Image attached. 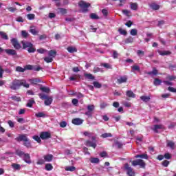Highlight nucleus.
I'll return each mask as SVG.
<instances>
[{"mask_svg": "<svg viewBox=\"0 0 176 176\" xmlns=\"http://www.w3.org/2000/svg\"><path fill=\"white\" fill-rule=\"evenodd\" d=\"M21 86L28 89V87H30V84L27 83L25 80L14 79L10 85V89H11V90H19Z\"/></svg>", "mask_w": 176, "mask_h": 176, "instance_id": "f257e3e1", "label": "nucleus"}, {"mask_svg": "<svg viewBox=\"0 0 176 176\" xmlns=\"http://www.w3.org/2000/svg\"><path fill=\"white\" fill-rule=\"evenodd\" d=\"M16 141L17 142H21V141H23V146L26 148H32V144H31V140L28 137H27L26 134H21L17 138H15Z\"/></svg>", "mask_w": 176, "mask_h": 176, "instance_id": "f03ea898", "label": "nucleus"}, {"mask_svg": "<svg viewBox=\"0 0 176 176\" xmlns=\"http://www.w3.org/2000/svg\"><path fill=\"white\" fill-rule=\"evenodd\" d=\"M23 49H27L28 53H35L36 52V49L34 47V44L32 43H30L28 41H22L21 42Z\"/></svg>", "mask_w": 176, "mask_h": 176, "instance_id": "7ed1b4c3", "label": "nucleus"}, {"mask_svg": "<svg viewBox=\"0 0 176 176\" xmlns=\"http://www.w3.org/2000/svg\"><path fill=\"white\" fill-rule=\"evenodd\" d=\"M78 6L80 8L82 13H87L89 12V8L91 6V4L81 0L78 2Z\"/></svg>", "mask_w": 176, "mask_h": 176, "instance_id": "20e7f679", "label": "nucleus"}, {"mask_svg": "<svg viewBox=\"0 0 176 176\" xmlns=\"http://www.w3.org/2000/svg\"><path fill=\"white\" fill-rule=\"evenodd\" d=\"M38 96L41 98V100H45L44 104L46 106H49V105L52 104V102H53V98L52 97L47 96L45 94H39Z\"/></svg>", "mask_w": 176, "mask_h": 176, "instance_id": "39448f33", "label": "nucleus"}, {"mask_svg": "<svg viewBox=\"0 0 176 176\" xmlns=\"http://www.w3.org/2000/svg\"><path fill=\"white\" fill-rule=\"evenodd\" d=\"M132 165L133 166H140L141 168H145V166H146V164H145V162L141 159H138L136 160H133L132 162Z\"/></svg>", "mask_w": 176, "mask_h": 176, "instance_id": "423d86ee", "label": "nucleus"}, {"mask_svg": "<svg viewBox=\"0 0 176 176\" xmlns=\"http://www.w3.org/2000/svg\"><path fill=\"white\" fill-rule=\"evenodd\" d=\"M4 49L0 47V53H2L3 52ZM4 52L8 54V56H17V52L13 49H6Z\"/></svg>", "mask_w": 176, "mask_h": 176, "instance_id": "0eeeda50", "label": "nucleus"}, {"mask_svg": "<svg viewBox=\"0 0 176 176\" xmlns=\"http://www.w3.org/2000/svg\"><path fill=\"white\" fill-rule=\"evenodd\" d=\"M124 168L126 170L129 176H135V173L133 170V168L131 167L129 164H126Z\"/></svg>", "mask_w": 176, "mask_h": 176, "instance_id": "6e6552de", "label": "nucleus"}, {"mask_svg": "<svg viewBox=\"0 0 176 176\" xmlns=\"http://www.w3.org/2000/svg\"><path fill=\"white\" fill-rule=\"evenodd\" d=\"M40 138L41 140H49V138H52V134L47 131L41 132L40 133Z\"/></svg>", "mask_w": 176, "mask_h": 176, "instance_id": "1a4fd4ad", "label": "nucleus"}, {"mask_svg": "<svg viewBox=\"0 0 176 176\" xmlns=\"http://www.w3.org/2000/svg\"><path fill=\"white\" fill-rule=\"evenodd\" d=\"M11 43L14 46V49H16L17 50L21 49V45L20 43H19V41H17V39L12 38L11 40Z\"/></svg>", "mask_w": 176, "mask_h": 176, "instance_id": "9d476101", "label": "nucleus"}, {"mask_svg": "<svg viewBox=\"0 0 176 176\" xmlns=\"http://www.w3.org/2000/svg\"><path fill=\"white\" fill-rule=\"evenodd\" d=\"M127 82V76H120L117 79L118 85H122V83H126Z\"/></svg>", "mask_w": 176, "mask_h": 176, "instance_id": "9b49d317", "label": "nucleus"}, {"mask_svg": "<svg viewBox=\"0 0 176 176\" xmlns=\"http://www.w3.org/2000/svg\"><path fill=\"white\" fill-rule=\"evenodd\" d=\"M73 124H75L76 126H80L83 123V120L80 118H74L72 121Z\"/></svg>", "mask_w": 176, "mask_h": 176, "instance_id": "f8f14e48", "label": "nucleus"}, {"mask_svg": "<svg viewBox=\"0 0 176 176\" xmlns=\"http://www.w3.org/2000/svg\"><path fill=\"white\" fill-rule=\"evenodd\" d=\"M163 129H164L163 124H155L152 130L154 131L155 133H159L158 130H163Z\"/></svg>", "mask_w": 176, "mask_h": 176, "instance_id": "ddd939ff", "label": "nucleus"}, {"mask_svg": "<svg viewBox=\"0 0 176 176\" xmlns=\"http://www.w3.org/2000/svg\"><path fill=\"white\" fill-rule=\"evenodd\" d=\"M85 145L86 146H90L91 148H94V149H96V148H97V144L90 140H86Z\"/></svg>", "mask_w": 176, "mask_h": 176, "instance_id": "4468645a", "label": "nucleus"}, {"mask_svg": "<svg viewBox=\"0 0 176 176\" xmlns=\"http://www.w3.org/2000/svg\"><path fill=\"white\" fill-rule=\"evenodd\" d=\"M148 6L153 10H159V9H160V5H158L155 2L150 3Z\"/></svg>", "mask_w": 176, "mask_h": 176, "instance_id": "2eb2a0df", "label": "nucleus"}, {"mask_svg": "<svg viewBox=\"0 0 176 176\" xmlns=\"http://www.w3.org/2000/svg\"><path fill=\"white\" fill-rule=\"evenodd\" d=\"M23 160L25 163H28V164H31V156H30V154L25 153L23 155Z\"/></svg>", "mask_w": 176, "mask_h": 176, "instance_id": "dca6fc26", "label": "nucleus"}, {"mask_svg": "<svg viewBox=\"0 0 176 176\" xmlns=\"http://www.w3.org/2000/svg\"><path fill=\"white\" fill-rule=\"evenodd\" d=\"M30 32L32 34V35H38L39 34V30H36L35 26H31L30 29Z\"/></svg>", "mask_w": 176, "mask_h": 176, "instance_id": "f3484780", "label": "nucleus"}, {"mask_svg": "<svg viewBox=\"0 0 176 176\" xmlns=\"http://www.w3.org/2000/svg\"><path fill=\"white\" fill-rule=\"evenodd\" d=\"M53 155L52 154H47L43 156V159L45 162H50L52 160H53Z\"/></svg>", "mask_w": 176, "mask_h": 176, "instance_id": "a211bd4d", "label": "nucleus"}, {"mask_svg": "<svg viewBox=\"0 0 176 176\" xmlns=\"http://www.w3.org/2000/svg\"><path fill=\"white\" fill-rule=\"evenodd\" d=\"M31 85H36L37 83H41V79L38 78H34L28 80Z\"/></svg>", "mask_w": 176, "mask_h": 176, "instance_id": "6ab92c4d", "label": "nucleus"}, {"mask_svg": "<svg viewBox=\"0 0 176 176\" xmlns=\"http://www.w3.org/2000/svg\"><path fill=\"white\" fill-rule=\"evenodd\" d=\"M167 146L170 148V149H175V143L171 140L166 141Z\"/></svg>", "mask_w": 176, "mask_h": 176, "instance_id": "aec40b11", "label": "nucleus"}, {"mask_svg": "<svg viewBox=\"0 0 176 176\" xmlns=\"http://www.w3.org/2000/svg\"><path fill=\"white\" fill-rule=\"evenodd\" d=\"M126 97H129V98H135V94L131 90L126 91Z\"/></svg>", "mask_w": 176, "mask_h": 176, "instance_id": "412c9836", "label": "nucleus"}, {"mask_svg": "<svg viewBox=\"0 0 176 176\" xmlns=\"http://www.w3.org/2000/svg\"><path fill=\"white\" fill-rule=\"evenodd\" d=\"M84 76L85 78H86V79H88L89 80H94L95 79L94 76H93V74H91L85 73Z\"/></svg>", "mask_w": 176, "mask_h": 176, "instance_id": "4be33fe9", "label": "nucleus"}, {"mask_svg": "<svg viewBox=\"0 0 176 176\" xmlns=\"http://www.w3.org/2000/svg\"><path fill=\"white\" fill-rule=\"evenodd\" d=\"M48 56H50V57H51L53 59L54 58V57H56V56H57V52H56L55 50H51L48 52Z\"/></svg>", "mask_w": 176, "mask_h": 176, "instance_id": "5701e85b", "label": "nucleus"}, {"mask_svg": "<svg viewBox=\"0 0 176 176\" xmlns=\"http://www.w3.org/2000/svg\"><path fill=\"white\" fill-rule=\"evenodd\" d=\"M135 159H138L140 157V159H146V160H148V159L149 158L148 157V154H140V155H136L135 156Z\"/></svg>", "mask_w": 176, "mask_h": 176, "instance_id": "b1692460", "label": "nucleus"}, {"mask_svg": "<svg viewBox=\"0 0 176 176\" xmlns=\"http://www.w3.org/2000/svg\"><path fill=\"white\" fill-rule=\"evenodd\" d=\"M158 53L160 56H170L171 54V52L170 51H158Z\"/></svg>", "mask_w": 176, "mask_h": 176, "instance_id": "393cba45", "label": "nucleus"}, {"mask_svg": "<svg viewBox=\"0 0 176 176\" xmlns=\"http://www.w3.org/2000/svg\"><path fill=\"white\" fill-rule=\"evenodd\" d=\"M157 74H159V72L157 71V69H156L155 67L153 68V71L152 72H147V75H157Z\"/></svg>", "mask_w": 176, "mask_h": 176, "instance_id": "a878e982", "label": "nucleus"}, {"mask_svg": "<svg viewBox=\"0 0 176 176\" xmlns=\"http://www.w3.org/2000/svg\"><path fill=\"white\" fill-rule=\"evenodd\" d=\"M57 10H58V13L60 14H67V10L65 8H58Z\"/></svg>", "mask_w": 176, "mask_h": 176, "instance_id": "bb28decb", "label": "nucleus"}, {"mask_svg": "<svg viewBox=\"0 0 176 176\" xmlns=\"http://www.w3.org/2000/svg\"><path fill=\"white\" fill-rule=\"evenodd\" d=\"M140 100H142V101H144V102H148L151 101V97L142 96H140Z\"/></svg>", "mask_w": 176, "mask_h": 176, "instance_id": "cd10ccee", "label": "nucleus"}, {"mask_svg": "<svg viewBox=\"0 0 176 176\" xmlns=\"http://www.w3.org/2000/svg\"><path fill=\"white\" fill-rule=\"evenodd\" d=\"M67 50L69 53H76V52H78V50L74 47H68Z\"/></svg>", "mask_w": 176, "mask_h": 176, "instance_id": "c85d7f7f", "label": "nucleus"}, {"mask_svg": "<svg viewBox=\"0 0 176 176\" xmlns=\"http://www.w3.org/2000/svg\"><path fill=\"white\" fill-rule=\"evenodd\" d=\"M34 104H35V100L34 99H30L28 100L26 107H28V108H32V105H34Z\"/></svg>", "mask_w": 176, "mask_h": 176, "instance_id": "c756f323", "label": "nucleus"}, {"mask_svg": "<svg viewBox=\"0 0 176 176\" xmlns=\"http://www.w3.org/2000/svg\"><path fill=\"white\" fill-rule=\"evenodd\" d=\"M89 17L91 20H98L100 19V16L96 13H91Z\"/></svg>", "mask_w": 176, "mask_h": 176, "instance_id": "7c9ffc66", "label": "nucleus"}, {"mask_svg": "<svg viewBox=\"0 0 176 176\" xmlns=\"http://www.w3.org/2000/svg\"><path fill=\"white\" fill-rule=\"evenodd\" d=\"M134 42V38L129 36L127 38L125 39L124 43L129 44V43H133Z\"/></svg>", "mask_w": 176, "mask_h": 176, "instance_id": "2f4dec72", "label": "nucleus"}, {"mask_svg": "<svg viewBox=\"0 0 176 176\" xmlns=\"http://www.w3.org/2000/svg\"><path fill=\"white\" fill-rule=\"evenodd\" d=\"M154 86H160L162 85V80L159 78H155L153 81Z\"/></svg>", "mask_w": 176, "mask_h": 176, "instance_id": "473e14b6", "label": "nucleus"}, {"mask_svg": "<svg viewBox=\"0 0 176 176\" xmlns=\"http://www.w3.org/2000/svg\"><path fill=\"white\" fill-rule=\"evenodd\" d=\"M131 9L132 10H138V4L137 3H131Z\"/></svg>", "mask_w": 176, "mask_h": 176, "instance_id": "72a5a7b5", "label": "nucleus"}, {"mask_svg": "<svg viewBox=\"0 0 176 176\" xmlns=\"http://www.w3.org/2000/svg\"><path fill=\"white\" fill-rule=\"evenodd\" d=\"M93 85H94V87H96V89H101V87H102V85H101V83L98 82V81H94L93 82Z\"/></svg>", "mask_w": 176, "mask_h": 176, "instance_id": "f704fd0d", "label": "nucleus"}, {"mask_svg": "<svg viewBox=\"0 0 176 176\" xmlns=\"http://www.w3.org/2000/svg\"><path fill=\"white\" fill-rule=\"evenodd\" d=\"M89 161L91 162V163H96V164H98L100 163V159L98 158V157H91Z\"/></svg>", "mask_w": 176, "mask_h": 176, "instance_id": "c9c22d12", "label": "nucleus"}, {"mask_svg": "<svg viewBox=\"0 0 176 176\" xmlns=\"http://www.w3.org/2000/svg\"><path fill=\"white\" fill-rule=\"evenodd\" d=\"M0 36H1L2 39H5L6 41H8L9 39V37H8V34L5 33L4 32H0Z\"/></svg>", "mask_w": 176, "mask_h": 176, "instance_id": "e433bc0d", "label": "nucleus"}, {"mask_svg": "<svg viewBox=\"0 0 176 176\" xmlns=\"http://www.w3.org/2000/svg\"><path fill=\"white\" fill-rule=\"evenodd\" d=\"M25 71H32L34 69V66L32 65H26L24 67Z\"/></svg>", "mask_w": 176, "mask_h": 176, "instance_id": "4c0bfd02", "label": "nucleus"}, {"mask_svg": "<svg viewBox=\"0 0 176 176\" xmlns=\"http://www.w3.org/2000/svg\"><path fill=\"white\" fill-rule=\"evenodd\" d=\"M45 170L47 171H52V170H53V165H52V164H46Z\"/></svg>", "mask_w": 176, "mask_h": 176, "instance_id": "58836bf2", "label": "nucleus"}, {"mask_svg": "<svg viewBox=\"0 0 176 176\" xmlns=\"http://www.w3.org/2000/svg\"><path fill=\"white\" fill-rule=\"evenodd\" d=\"M35 116L36 118H46V114H45L43 112H38L35 114Z\"/></svg>", "mask_w": 176, "mask_h": 176, "instance_id": "ea45409f", "label": "nucleus"}, {"mask_svg": "<svg viewBox=\"0 0 176 176\" xmlns=\"http://www.w3.org/2000/svg\"><path fill=\"white\" fill-rule=\"evenodd\" d=\"M11 167H12L14 170H20L21 168V166L19 164H12Z\"/></svg>", "mask_w": 176, "mask_h": 176, "instance_id": "a19ab883", "label": "nucleus"}, {"mask_svg": "<svg viewBox=\"0 0 176 176\" xmlns=\"http://www.w3.org/2000/svg\"><path fill=\"white\" fill-rule=\"evenodd\" d=\"M16 155H17V156H19V157H21L22 156H24L25 153L21 150H16Z\"/></svg>", "mask_w": 176, "mask_h": 176, "instance_id": "79ce46f5", "label": "nucleus"}, {"mask_svg": "<svg viewBox=\"0 0 176 176\" xmlns=\"http://www.w3.org/2000/svg\"><path fill=\"white\" fill-rule=\"evenodd\" d=\"M132 71H137L138 72H140L141 71V69L140 68V66L137 65H134L133 66H131Z\"/></svg>", "mask_w": 176, "mask_h": 176, "instance_id": "37998d69", "label": "nucleus"}, {"mask_svg": "<svg viewBox=\"0 0 176 176\" xmlns=\"http://www.w3.org/2000/svg\"><path fill=\"white\" fill-rule=\"evenodd\" d=\"M28 20H35V14H28L26 15Z\"/></svg>", "mask_w": 176, "mask_h": 176, "instance_id": "c03bdc74", "label": "nucleus"}, {"mask_svg": "<svg viewBox=\"0 0 176 176\" xmlns=\"http://www.w3.org/2000/svg\"><path fill=\"white\" fill-rule=\"evenodd\" d=\"M33 140H34V141H36V142H38V144H41V142H42V140H41V137L38 136V135H34L32 137Z\"/></svg>", "mask_w": 176, "mask_h": 176, "instance_id": "a18cd8bd", "label": "nucleus"}, {"mask_svg": "<svg viewBox=\"0 0 176 176\" xmlns=\"http://www.w3.org/2000/svg\"><path fill=\"white\" fill-rule=\"evenodd\" d=\"M115 145L118 148V149H122V148H123V144L119 141L115 142Z\"/></svg>", "mask_w": 176, "mask_h": 176, "instance_id": "49530a36", "label": "nucleus"}, {"mask_svg": "<svg viewBox=\"0 0 176 176\" xmlns=\"http://www.w3.org/2000/svg\"><path fill=\"white\" fill-rule=\"evenodd\" d=\"M44 61H45V63H53V58L50 56H46L45 58H44Z\"/></svg>", "mask_w": 176, "mask_h": 176, "instance_id": "de8ad7c7", "label": "nucleus"}, {"mask_svg": "<svg viewBox=\"0 0 176 176\" xmlns=\"http://www.w3.org/2000/svg\"><path fill=\"white\" fill-rule=\"evenodd\" d=\"M102 67H104L107 69H112V66L109 63H101Z\"/></svg>", "mask_w": 176, "mask_h": 176, "instance_id": "09e8293b", "label": "nucleus"}, {"mask_svg": "<svg viewBox=\"0 0 176 176\" xmlns=\"http://www.w3.org/2000/svg\"><path fill=\"white\" fill-rule=\"evenodd\" d=\"M11 99L13 100V101H16L17 102H20L21 101V98L17 97L16 96H12Z\"/></svg>", "mask_w": 176, "mask_h": 176, "instance_id": "8fccbe9b", "label": "nucleus"}, {"mask_svg": "<svg viewBox=\"0 0 176 176\" xmlns=\"http://www.w3.org/2000/svg\"><path fill=\"white\" fill-rule=\"evenodd\" d=\"M118 32H120V35H127V31L122 28L118 29Z\"/></svg>", "mask_w": 176, "mask_h": 176, "instance_id": "3c124183", "label": "nucleus"}, {"mask_svg": "<svg viewBox=\"0 0 176 176\" xmlns=\"http://www.w3.org/2000/svg\"><path fill=\"white\" fill-rule=\"evenodd\" d=\"M40 90H41V91H43L44 93H49L50 91V89L45 87H40Z\"/></svg>", "mask_w": 176, "mask_h": 176, "instance_id": "603ef678", "label": "nucleus"}, {"mask_svg": "<svg viewBox=\"0 0 176 176\" xmlns=\"http://www.w3.org/2000/svg\"><path fill=\"white\" fill-rule=\"evenodd\" d=\"M130 34L133 36H135V35H137V34H138V31L137 30V29H132V30H131Z\"/></svg>", "mask_w": 176, "mask_h": 176, "instance_id": "864d4df0", "label": "nucleus"}, {"mask_svg": "<svg viewBox=\"0 0 176 176\" xmlns=\"http://www.w3.org/2000/svg\"><path fill=\"white\" fill-rule=\"evenodd\" d=\"M76 170V168L75 166H67L65 168L66 171H75Z\"/></svg>", "mask_w": 176, "mask_h": 176, "instance_id": "5fc2aeb1", "label": "nucleus"}, {"mask_svg": "<svg viewBox=\"0 0 176 176\" xmlns=\"http://www.w3.org/2000/svg\"><path fill=\"white\" fill-rule=\"evenodd\" d=\"M102 138H107L108 137H112L111 133H104L101 135Z\"/></svg>", "mask_w": 176, "mask_h": 176, "instance_id": "6e6d98bb", "label": "nucleus"}, {"mask_svg": "<svg viewBox=\"0 0 176 176\" xmlns=\"http://www.w3.org/2000/svg\"><path fill=\"white\" fill-rule=\"evenodd\" d=\"M37 52L40 54H43L45 53H46V52H47V50L43 49V48H39L37 50Z\"/></svg>", "mask_w": 176, "mask_h": 176, "instance_id": "4d7b16f0", "label": "nucleus"}, {"mask_svg": "<svg viewBox=\"0 0 176 176\" xmlns=\"http://www.w3.org/2000/svg\"><path fill=\"white\" fill-rule=\"evenodd\" d=\"M79 103V100L76 98H74L72 100V104H73V105H75V107H78V104Z\"/></svg>", "mask_w": 176, "mask_h": 176, "instance_id": "13d9d810", "label": "nucleus"}, {"mask_svg": "<svg viewBox=\"0 0 176 176\" xmlns=\"http://www.w3.org/2000/svg\"><path fill=\"white\" fill-rule=\"evenodd\" d=\"M21 36L23 38H28V32L25 30H22L21 31Z\"/></svg>", "mask_w": 176, "mask_h": 176, "instance_id": "bf43d9fd", "label": "nucleus"}, {"mask_svg": "<svg viewBox=\"0 0 176 176\" xmlns=\"http://www.w3.org/2000/svg\"><path fill=\"white\" fill-rule=\"evenodd\" d=\"M168 164H170V162L168 160H164L162 163V165L164 167H168Z\"/></svg>", "mask_w": 176, "mask_h": 176, "instance_id": "052dcab7", "label": "nucleus"}, {"mask_svg": "<svg viewBox=\"0 0 176 176\" xmlns=\"http://www.w3.org/2000/svg\"><path fill=\"white\" fill-rule=\"evenodd\" d=\"M164 159H166V160H170L171 159V154L170 153H166L164 155Z\"/></svg>", "mask_w": 176, "mask_h": 176, "instance_id": "680f3d73", "label": "nucleus"}, {"mask_svg": "<svg viewBox=\"0 0 176 176\" xmlns=\"http://www.w3.org/2000/svg\"><path fill=\"white\" fill-rule=\"evenodd\" d=\"M16 71L17 72H24L25 70L24 68H23V67H20V66H18V67H16Z\"/></svg>", "mask_w": 176, "mask_h": 176, "instance_id": "e2e57ef3", "label": "nucleus"}, {"mask_svg": "<svg viewBox=\"0 0 176 176\" xmlns=\"http://www.w3.org/2000/svg\"><path fill=\"white\" fill-rule=\"evenodd\" d=\"M87 109L89 112H93V111H94V105H93V104L88 105Z\"/></svg>", "mask_w": 176, "mask_h": 176, "instance_id": "0e129e2a", "label": "nucleus"}, {"mask_svg": "<svg viewBox=\"0 0 176 176\" xmlns=\"http://www.w3.org/2000/svg\"><path fill=\"white\" fill-rule=\"evenodd\" d=\"M166 79H167L168 80H170V81L175 80L176 76H168L166 77Z\"/></svg>", "mask_w": 176, "mask_h": 176, "instance_id": "69168bd1", "label": "nucleus"}, {"mask_svg": "<svg viewBox=\"0 0 176 176\" xmlns=\"http://www.w3.org/2000/svg\"><path fill=\"white\" fill-rule=\"evenodd\" d=\"M16 21H17L18 23H24V19H23V16H18L16 19Z\"/></svg>", "mask_w": 176, "mask_h": 176, "instance_id": "338daca9", "label": "nucleus"}, {"mask_svg": "<svg viewBox=\"0 0 176 176\" xmlns=\"http://www.w3.org/2000/svg\"><path fill=\"white\" fill-rule=\"evenodd\" d=\"M168 90L170 91V93H176V89L173 87H168Z\"/></svg>", "mask_w": 176, "mask_h": 176, "instance_id": "774afa93", "label": "nucleus"}]
</instances>
